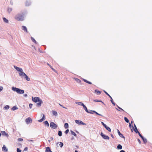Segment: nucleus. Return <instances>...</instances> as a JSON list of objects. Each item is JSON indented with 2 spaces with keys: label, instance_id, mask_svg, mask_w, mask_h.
<instances>
[{
  "label": "nucleus",
  "instance_id": "obj_1",
  "mask_svg": "<svg viewBox=\"0 0 152 152\" xmlns=\"http://www.w3.org/2000/svg\"><path fill=\"white\" fill-rule=\"evenodd\" d=\"M32 100L34 102L36 103L37 102H39L37 104V105L38 107L40 106L41 104L42 103V100L39 97H35L34 98L32 97Z\"/></svg>",
  "mask_w": 152,
  "mask_h": 152
},
{
  "label": "nucleus",
  "instance_id": "obj_2",
  "mask_svg": "<svg viewBox=\"0 0 152 152\" xmlns=\"http://www.w3.org/2000/svg\"><path fill=\"white\" fill-rule=\"evenodd\" d=\"M24 14L22 13V14H18L15 17V19L18 21H23L24 20Z\"/></svg>",
  "mask_w": 152,
  "mask_h": 152
},
{
  "label": "nucleus",
  "instance_id": "obj_3",
  "mask_svg": "<svg viewBox=\"0 0 152 152\" xmlns=\"http://www.w3.org/2000/svg\"><path fill=\"white\" fill-rule=\"evenodd\" d=\"M50 126L53 129H55L57 127V125L53 122H51L50 123Z\"/></svg>",
  "mask_w": 152,
  "mask_h": 152
},
{
  "label": "nucleus",
  "instance_id": "obj_4",
  "mask_svg": "<svg viewBox=\"0 0 152 152\" xmlns=\"http://www.w3.org/2000/svg\"><path fill=\"white\" fill-rule=\"evenodd\" d=\"M75 122L78 124H82L85 125H86V124L85 123L83 122L82 121H81L75 120Z\"/></svg>",
  "mask_w": 152,
  "mask_h": 152
},
{
  "label": "nucleus",
  "instance_id": "obj_5",
  "mask_svg": "<svg viewBox=\"0 0 152 152\" xmlns=\"http://www.w3.org/2000/svg\"><path fill=\"white\" fill-rule=\"evenodd\" d=\"M101 135L104 139H107V140H109V137L108 136H107L106 135H105V134H104L102 132L101 133Z\"/></svg>",
  "mask_w": 152,
  "mask_h": 152
},
{
  "label": "nucleus",
  "instance_id": "obj_6",
  "mask_svg": "<svg viewBox=\"0 0 152 152\" xmlns=\"http://www.w3.org/2000/svg\"><path fill=\"white\" fill-rule=\"evenodd\" d=\"M102 124V125L104 126V127L109 132H111V129L110 128L107 126L103 122H101Z\"/></svg>",
  "mask_w": 152,
  "mask_h": 152
},
{
  "label": "nucleus",
  "instance_id": "obj_7",
  "mask_svg": "<svg viewBox=\"0 0 152 152\" xmlns=\"http://www.w3.org/2000/svg\"><path fill=\"white\" fill-rule=\"evenodd\" d=\"M26 122L27 124H28L32 122V119L30 117L27 118L26 119Z\"/></svg>",
  "mask_w": 152,
  "mask_h": 152
},
{
  "label": "nucleus",
  "instance_id": "obj_8",
  "mask_svg": "<svg viewBox=\"0 0 152 152\" xmlns=\"http://www.w3.org/2000/svg\"><path fill=\"white\" fill-rule=\"evenodd\" d=\"M14 67L17 70L20 72H22L23 69L22 68H20L15 66H14Z\"/></svg>",
  "mask_w": 152,
  "mask_h": 152
},
{
  "label": "nucleus",
  "instance_id": "obj_9",
  "mask_svg": "<svg viewBox=\"0 0 152 152\" xmlns=\"http://www.w3.org/2000/svg\"><path fill=\"white\" fill-rule=\"evenodd\" d=\"M19 75L20 76H21V77H24L25 76V75H26V74L24 73L23 72V70L22 71V72H19Z\"/></svg>",
  "mask_w": 152,
  "mask_h": 152
},
{
  "label": "nucleus",
  "instance_id": "obj_10",
  "mask_svg": "<svg viewBox=\"0 0 152 152\" xmlns=\"http://www.w3.org/2000/svg\"><path fill=\"white\" fill-rule=\"evenodd\" d=\"M17 93L19 94H23L24 93V91L19 88Z\"/></svg>",
  "mask_w": 152,
  "mask_h": 152
},
{
  "label": "nucleus",
  "instance_id": "obj_11",
  "mask_svg": "<svg viewBox=\"0 0 152 152\" xmlns=\"http://www.w3.org/2000/svg\"><path fill=\"white\" fill-rule=\"evenodd\" d=\"M22 28L23 30H24L26 32L28 33V31L26 26H22Z\"/></svg>",
  "mask_w": 152,
  "mask_h": 152
},
{
  "label": "nucleus",
  "instance_id": "obj_12",
  "mask_svg": "<svg viewBox=\"0 0 152 152\" xmlns=\"http://www.w3.org/2000/svg\"><path fill=\"white\" fill-rule=\"evenodd\" d=\"M42 118L41 119L39 120H38V121L39 122H42L43 121H44L45 120V115L44 114H42Z\"/></svg>",
  "mask_w": 152,
  "mask_h": 152
},
{
  "label": "nucleus",
  "instance_id": "obj_13",
  "mask_svg": "<svg viewBox=\"0 0 152 152\" xmlns=\"http://www.w3.org/2000/svg\"><path fill=\"white\" fill-rule=\"evenodd\" d=\"M117 131L118 134L119 136L121 137H122L123 138H125V137L117 129Z\"/></svg>",
  "mask_w": 152,
  "mask_h": 152
},
{
  "label": "nucleus",
  "instance_id": "obj_14",
  "mask_svg": "<svg viewBox=\"0 0 152 152\" xmlns=\"http://www.w3.org/2000/svg\"><path fill=\"white\" fill-rule=\"evenodd\" d=\"M45 152H52L51 151L49 147H47L46 148Z\"/></svg>",
  "mask_w": 152,
  "mask_h": 152
},
{
  "label": "nucleus",
  "instance_id": "obj_15",
  "mask_svg": "<svg viewBox=\"0 0 152 152\" xmlns=\"http://www.w3.org/2000/svg\"><path fill=\"white\" fill-rule=\"evenodd\" d=\"M2 151L4 152H7L8 151L5 145H4L3 147L2 148Z\"/></svg>",
  "mask_w": 152,
  "mask_h": 152
},
{
  "label": "nucleus",
  "instance_id": "obj_16",
  "mask_svg": "<svg viewBox=\"0 0 152 152\" xmlns=\"http://www.w3.org/2000/svg\"><path fill=\"white\" fill-rule=\"evenodd\" d=\"M1 134L2 135H5L7 137H8V134L6 133V132L4 131H1Z\"/></svg>",
  "mask_w": 152,
  "mask_h": 152
},
{
  "label": "nucleus",
  "instance_id": "obj_17",
  "mask_svg": "<svg viewBox=\"0 0 152 152\" xmlns=\"http://www.w3.org/2000/svg\"><path fill=\"white\" fill-rule=\"evenodd\" d=\"M18 89L19 88H17L15 87H12V90H13L15 91H16L17 92L18 90Z\"/></svg>",
  "mask_w": 152,
  "mask_h": 152
},
{
  "label": "nucleus",
  "instance_id": "obj_18",
  "mask_svg": "<svg viewBox=\"0 0 152 152\" xmlns=\"http://www.w3.org/2000/svg\"><path fill=\"white\" fill-rule=\"evenodd\" d=\"M75 103L76 104L82 106H83L84 104L83 103L80 102H76Z\"/></svg>",
  "mask_w": 152,
  "mask_h": 152
},
{
  "label": "nucleus",
  "instance_id": "obj_19",
  "mask_svg": "<svg viewBox=\"0 0 152 152\" xmlns=\"http://www.w3.org/2000/svg\"><path fill=\"white\" fill-rule=\"evenodd\" d=\"M52 113H53V114L54 115L57 116L58 115L56 111L52 110Z\"/></svg>",
  "mask_w": 152,
  "mask_h": 152
},
{
  "label": "nucleus",
  "instance_id": "obj_20",
  "mask_svg": "<svg viewBox=\"0 0 152 152\" xmlns=\"http://www.w3.org/2000/svg\"><path fill=\"white\" fill-rule=\"evenodd\" d=\"M95 92L96 94L98 95H99L101 93V91L97 90H95Z\"/></svg>",
  "mask_w": 152,
  "mask_h": 152
},
{
  "label": "nucleus",
  "instance_id": "obj_21",
  "mask_svg": "<svg viewBox=\"0 0 152 152\" xmlns=\"http://www.w3.org/2000/svg\"><path fill=\"white\" fill-rule=\"evenodd\" d=\"M134 127H135V129H134V131L136 133H137L139 132L137 130V127L136 126L135 124L134 125Z\"/></svg>",
  "mask_w": 152,
  "mask_h": 152
},
{
  "label": "nucleus",
  "instance_id": "obj_22",
  "mask_svg": "<svg viewBox=\"0 0 152 152\" xmlns=\"http://www.w3.org/2000/svg\"><path fill=\"white\" fill-rule=\"evenodd\" d=\"M24 78H25L27 81H29L30 80V78L28 77L26 75L25 76Z\"/></svg>",
  "mask_w": 152,
  "mask_h": 152
},
{
  "label": "nucleus",
  "instance_id": "obj_23",
  "mask_svg": "<svg viewBox=\"0 0 152 152\" xmlns=\"http://www.w3.org/2000/svg\"><path fill=\"white\" fill-rule=\"evenodd\" d=\"M83 107L84 109L86 111V112H88V110H87V107H86V106L84 104V105L83 106Z\"/></svg>",
  "mask_w": 152,
  "mask_h": 152
},
{
  "label": "nucleus",
  "instance_id": "obj_24",
  "mask_svg": "<svg viewBox=\"0 0 152 152\" xmlns=\"http://www.w3.org/2000/svg\"><path fill=\"white\" fill-rule=\"evenodd\" d=\"M44 123L45 126H49V124L47 121H45L44 122Z\"/></svg>",
  "mask_w": 152,
  "mask_h": 152
},
{
  "label": "nucleus",
  "instance_id": "obj_25",
  "mask_svg": "<svg viewBox=\"0 0 152 152\" xmlns=\"http://www.w3.org/2000/svg\"><path fill=\"white\" fill-rule=\"evenodd\" d=\"M117 148L118 149H122V146L120 144H119Z\"/></svg>",
  "mask_w": 152,
  "mask_h": 152
},
{
  "label": "nucleus",
  "instance_id": "obj_26",
  "mask_svg": "<svg viewBox=\"0 0 152 152\" xmlns=\"http://www.w3.org/2000/svg\"><path fill=\"white\" fill-rule=\"evenodd\" d=\"M64 127L65 129H67L69 125L68 123H66L64 124Z\"/></svg>",
  "mask_w": 152,
  "mask_h": 152
},
{
  "label": "nucleus",
  "instance_id": "obj_27",
  "mask_svg": "<svg viewBox=\"0 0 152 152\" xmlns=\"http://www.w3.org/2000/svg\"><path fill=\"white\" fill-rule=\"evenodd\" d=\"M3 20L6 23H8V20L6 18H3Z\"/></svg>",
  "mask_w": 152,
  "mask_h": 152
},
{
  "label": "nucleus",
  "instance_id": "obj_28",
  "mask_svg": "<svg viewBox=\"0 0 152 152\" xmlns=\"http://www.w3.org/2000/svg\"><path fill=\"white\" fill-rule=\"evenodd\" d=\"M62 132L61 131H59L58 132V135L59 136L61 137L62 136Z\"/></svg>",
  "mask_w": 152,
  "mask_h": 152
},
{
  "label": "nucleus",
  "instance_id": "obj_29",
  "mask_svg": "<svg viewBox=\"0 0 152 152\" xmlns=\"http://www.w3.org/2000/svg\"><path fill=\"white\" fill-rule=\"evenodd\" d=\"M31 40H32V41L33 42H34V43H35L36 44L37 43L36 40H35V39H34V38L33 37H31Z\"/></svg>",
  "mask_w": 152,
  "mask_h": 152
},
{
  "label": "nucleus",
  "instance_id": "obj_30",
  "mask_svg": "<svg viewBox=\"0 0 152 152\" xmlns=\"http://www.w3.org/2000/svg\"><path fill=\"white\" fill-rule=\"evenodd\" d=\"M124 119L125 121L127 123H128L129 122V120L126 117H125L124 118Z\"/></svg>",
  "mask_w": 152,
  "mask_h": 152
},
{
  "label": "nucleus",
  "instance_id": "obj_31",
  "mask_svg": "<svg viewBox=\"0 0 152 152\" xmlns=\"http://www.w3.org/2000/svg\"><path fill=\"white\" fill-rule=\"evenodd\" d=\"M142 139L143 140V142L145 143L147 142V140L146 139L144 138V137H143L142 138Z\"/></svg>",
  "mask_w": 152,
  "mask_h": 152
},
{
  "label": "nucleus",
  "instance_id": "obj_32",
  "mask_svg": "<svg viewBox=\"0 0 152 152\" xmlns=\"http://www.w3.org/2000/svg\"><path fill=\"white\" fill-rule=\"evenodd\" d=\"M12 9L11 8H8V12L9 13H10L12 11Z\"/></svg>",
  "mask_w": 152,
  "mask_h": 152
},
{
  "label": "nucleus",
  "instance_id": "obj_33",
  "mask_svg": "<svg viewBox=\"0 0 152 152\" xmlns=\"http://www.w3.org/2000/svg\"><path fill=\"white\" fill-rule=\"evenodd\" d=\"M71 133L72 134L74 135L75 136H76V134H75V133L72 131H71Z\"/></svg>",
  "mask_w": 152,
  "mask_h": 152
},
{
  "label": "nucleus",
  "instance_id": "obj_34",
  "mask_svg": "<svg viewBox=\"0 0 152 152\" xmlns=\"http://www.w3.org/2000/svg\"><path fill=\"white\" fill-rule=\"evenodd\" d=\"M93 111V113H95L96 115H100V116H102V115L98 113H97V112H96V111Z\"/></svg>",
  "mask_w": 152,
  "mask_h": 152
},
{
  "label": "nucleus",
  "instance_id": "obj_35",
  "mask_svg": "<svg viewBox=\"0 0 152 152\" xmlns=\"http://www.w3.org/2000/svg\"><path fill=\"white\" fill-rule=\"evenodd\" d=\"M104 91V92L110 98H111V97L110 96V95L107 93V92L105 91Z\"/></svg>",
  "mask_w": 152,
  "mask_h": 152
},
{
  "label": "nucleus",
  "instance_id": "obj_36",
  "mask_svg": "<svg viewBox=\"0 0 152 152\" xmlns=\"http://www.w3.org/2000/svg\"><path fill=\"white\" fill-rule=\"evenodd\" d=\"M75 80L78 83H80L81 82V80H80L79 79H77V78H76L75 79Z\"/></svg>",
  "mask_w": 152,
  "mask_h": 152
},
{
  "label": "nucleus",
  "instance_id": "obj_37",
  "mask_svg": "<svg viewBox=\"0 0 152 152\" xmlns=\"http://www.w3.org/2000/svg\"><path fill=\"white\" fill-rule=\"evenodd\" d=\"M18 109L17 107L16 106H14L12 108V110H15Z\"/></svg>",
  "mask_w": 152,
  "mask_h": 152
},
{
  "label": "nucleus",
  "instance_id": "obj_38",
  "mask_svg": "<svg viewBox=\"0 0 152 152\" xmlns=\"http://www.w3.org/2000/svg\"><path fill=\"white\" fill-rule=\"evenodd\" d=\"M93 101H94L95 102H102V103H104L102 101H100V100H94Z\"/></svg>",
  "mask_w": 152,
  "mask_h": 152
},
{
  "label": "nucleus",
  "instance_id": "obj_39",
  "mask_svg": "<svg viewBox=\"0 0 152 152\" xmlns=\"http://www.w3.org/2000/svg\"><path fill=\"white\" fill-rule=\"evenodd\" d=\"M110 99H111L110 101H111V102L113 104H114V105H115V104L114 103V102H113V100L112 98L111 97V98H110Z\"/></svg>",
  "mask_w": 152,
  "mask_h": 152
},
{
  "label": "nucleus",
  "instance_id": "obj_40",
  "mask_svg": "<svg viewBox=\"0 0 152 152\" xmlns=\"http://www.w3.org/2000/svg\"><path fill=\"white\" fill-rule=\"evenodd\" d=\"M60 146L61 147H62L63 145V144L62 142H60L59 144Z\"/></svg>",
  "mask_w": 152,
  "mask_h": 152
},
{
  "label": "nucleus",
  "instance_id": "obj_41",
  "mask_svg": "<svg viewBox=\"0 0 152 152\" xmlns=\"http://www.w3.org/2000/svg\"><path fill=\"white\" fill-rule=\"evenodd\" d=\"M139 135V136L141 137V138H142L143 137L140 134V133L139 132L138 133Z\"/></svg>",
  "mask_w": 152,
  "mask_h": 152
},
{
  "label": "nucleus",
  "instance_id": "obj_42",
  "mask_svg": "<svg viewBox=\"0 0 152 152\" xmlns=\"http://www.w3.org/2000/svg\"><path fill=\"white\" fill-rule=\"evenodd\" d=\"M17 152H21V151L19 148H18L17 149Z\"/></svg>",
  "mask_w": 152,
  "mask_h": 152
},
{
  "label": "nucleus",
  "instance_id": "obj_43",
  "mask_svg": "<svg viewBox=\"0 0 152 152\" xmlns=\"http://www.w3.org/2000/svg\"><path fill=\"white\" fill-rule=\"evenodd\" d=\"M69 132V130L67 129L66 130V131H65V133H66V134L68 133Z\"/></svg>",
  "mask_w": 152,
  "mask_h": 152
},
{
  "label": "nucleus",
  "instance_id": "obj_44",
  "mask_svg": "<svg viewBox=\"0 0 152 152\" xmlns=\"http://www.w3.org/2000/svg\"><path fill=\"white\" fill-rule=\"evenodd\" d=\"M18 141H22L23 140V139L22 138H19L18 139Z\"/></svg>",
  "mask_w": 152,
  "mask_h": 152
},
{
  "label": "nucleus",
  "instance_id": "obj_45",
  "mask_svg": "<svg viewBox=\"0 0 152 152\" xmlns=\"http://www.w3.org/2000/svg\"><path fill=\"white\" fill-rule=\"evenodd\" d=\"M33 105V104H29V107L30 108H31L32 107V106Z\"/></svg>",
  "mask_w": 152,
  "mask_h": 152
},
{
  "label": "nucleus",
  "instance_id": "obj_46",
  "mask_svg": "<svg viewBox=\"0 0 152 152\" xmlns=\"http://www.w3.org/2000/svg\"><path fill=\"white\" fill-rule=\"evenodd\" d=\"M3 89V87L0 86V92Z\"/></svg>",
  "mask_w": 152,
  "mask_h": 152
},
{
  "label": "nucleus",
  "instance_id": "obj_47",
  "mask_svg": "<svg viewBox=\"0 0 152 152\" xmlns=\"http://www.w3.org/2000/svg\"><path fill=\"white\" fill-rule=\"evenodd\" d=\"M93 111H91L90 112L89 111H88V112H87V113H90V114H93V113L92 112H93Z\"/></svg>",
  "mask_w": 152,
  "mask_h": 152
},
{
  "label": "nucleus",
  "instance_id": "obj_48",
  "mask_svg": "<svg viewBox=\"0 0 152 152\" xmlns=\"http://www.w3.org/2000/svg\"><path fill=\"white\" fill-rule=\"evenodd\" d=\"M5 108L6 109H8L9 108V106L7 105L5 106Z\"/></svg>",
  "mask_w": 152,
  "mask_h": 152
},
{
  "label": "nucleus",
  "instance_id": "obj_49",
  "mask_svg": "<svg viewBox=\"0 0 152 152\" xmlns=\"http://www.w3.org/2000/svg\"><path fill=\"white\" fill-rule=\"evenodd\" d=\"M87 83L89 84H92V83L91 82H90L88 81L87 80Z\"/></svg>",
  "mask_w": 152,
  "mask_h": 152
},
{
  "label": "nucleus",
  "instance_id": "obj_50",
  "mask_svg": "<svg viewBox=\"0 0 152 152\" xmlns=\"http://www.w3.org/2000/svg\"><path fill=\"white\" fill-rule=\"evenodd\" d=\"M28 149V148H27V147H26V148L24 149V151H26Z\"/></svg>",
  "mask_w": 152,
  "mask_h": 152
},
{
  "label": "nucleus",
  "instance_id": "obj_51",
  "mask_svg": "<svg viewBox=\"0 0 152 152\" xmlns=\"http://www.w3.org/2000/svg\"><path fill=\"white\" fill-rule=\"evenodd\" d=\"M118 108H119V109H120V110H122V111H124V110L122 109L121 108V107H118Z\"/></svg>",
  "mask_w": 152,
  "mask_h": 152
},
{
  "label": "nucleus",
  "instance_id": "obj_52",
  "mask_svg": "<svg viewBox=\"0 0 152 152\" xmlns=\"http://www.w3.org/2000/svg\"><path fill=\"white\" fill-rule=\"evenodd\" d=\"M138 141L139 142V143L140 144L141 141H140V140L139 139H138Z\"/></svg>",
  "mask_w": 152,
  "mask_h": 152
},
{
  "label": "nucleus",
  "instance_id": "obj_53",
  "mask_svg": "<svg viewBox=\"0 0 152 152\" xmlns=\"http://www.w3.org/2000/svg\"><path fill=\"white\" fill-rule=\"evenodd\" d=\"M84 80V81L85 82H86V83H87V80H86V79H84V80Z\"/></svg>",
  "mask_w": 152,
  "mask_h": 152
},
{
  "label": "nucleus",
  "instance_id": "obj_54",
  "mask_svg": "<svg viewBox=\"0 0 152 152\" xmlns=\"http://www.w3.org/2000/svg\"><path fill=\"white\" fill-rule=\"evenodd\" d=\"M111 137L113 138H114V136H113V134H111Z\"/></svg>",
  "mask_w": 152,
  "mask_h": 152
},
{
  "label": "nucleus",
  "instance_id": "obj_55",
  "mask_svg": "<svg viewBox=\"0 0 152 152\" xmlns=\"http://www.w3.org/2000/svg\"><path fill=\"white\" fill-rule=\"evenodd\" d=\"M24 96L26 97L27 96V94H26L24 95Z\"/></svg>",
  "mask_w": 152,
  "mask_h": 152
},
{
  "label": "nucleus",
  "instance_id": "obj_56",
  "mask_svg": "<svg viewBox=\"0 0 152 152\" xmlns=\"http://www.w3.org/2000/svg\"><path fill=\"white\" fill-rule=\"evenodd\" d=\"M120 152H125V151L124 150H121Z\"/></svg>",
  "mask_w": 152,
  "mask_h": 152
},
{
  "label": "nucleus",
  "instance_id": "obj_57",
  "mask_svg": "<svg viewBox=\"0 0 152 152\" xmlns=\"http://www.w3.org/2000/svg\"><path fill=\"white\" fill-rule=\"evenodd\" d=\"M129 126L130 127H131V124L130 123H129Z\"/></svg>",
  "mask_w": 152,
  "mask_h": 152
},
{
  "label": "nucleus",
  "instance_id": "obj_58",
  "mask_svg": "<svg viewBox=\"0 0 152 152\" xmlns=\"http://www.w3.org/2000/svg\"><path fill=\"white\" fill-rule=\"evenodd\" d=\"M62 107L64 108H66V107H64L62 105V106H61Z\"/></svg>",
  "mask_w": 152,
  "mask_h": 152
},
{
  "label": "nucleus",
  "instance_id": "obj_59",
  "mask_svg": "<svg viewBox=\"0 0 152 152\" xmlns=\"http://www.w3.org/2000/svg\"><path fill=\"white\" fill-rule=\"evenodd\" d=\"M49 66L52 69H53L52 68V67L50 65H49Z\"/></svg>",
  "mask_w": 152,
  "mask_h": 152
},
{
  "label": "nucleus",
  "instance_id": "obj_60",
  "mask_svg": "<svg viewBox=\"0 0 152 152\" xmlns=\"http://www.w3.org/2000/svg\"><path fill=\"white\" fill-rule=\"evenodd\" d=\"M59 104L61 106H62V105L60 104V103Z\"/></svg>",
  "mask_w": 152,
  "mask_h": 152
},
{
  "label": "nucleus",
  "instance_id": "obj_61",
  "mask_svg": "<svg viewBox=\"0 0 152 152\" xmlns=\"http://www.w3.org/2000/svg\"><path fill=\"white\" fill-rule=\"evenodd\" d=\"M75 152H78V151H77V150H75Z\"/></svg>",
  "mask_w": 152,
  "mask_h": 152
},
{
  "label": "nucleus",
  "instance_id": "obj_62",
  "mask_svg": "<svg viewBox=\"0 0 152 152\" xmlns=\"http://www.w3.org/2000/svg\"><path fill=\"white\" fill-rule=\"evenodd\" d=\"M1 136V133L0 132V137Z\"/></svg>",
  "mask_w": 152,
  "mask_h": 152
},
{
  "label": "nucleus",
  "instance_id": "obj_63",
  "mask_svg": "<svg viewBox=\"0 0 152 152\" xmlns=\"http://www.w3.org/2000/svg\"><path fill=\"white\" fill-rule=\"evenodd\" d=\"M131 123L132 124V121H131Z\"/></svg>",
  "mask_w": 152,
  "mask_h": 152
},
{
  "label": "nucleus",
  "instance_id": "obj_64",
  "mask_svg": "<svg viewBox=\"0 0 152 152\" xmlns=\"http://www.w3.org/2000/svg\"><path fill=\"white\" fill-rule=\"evenodd\" d=\"M48 66H49V65H50L48 64Z\"/></svg>",
  "mask_w": 152,
  "mask_h": 152
}]
</instances>
